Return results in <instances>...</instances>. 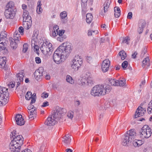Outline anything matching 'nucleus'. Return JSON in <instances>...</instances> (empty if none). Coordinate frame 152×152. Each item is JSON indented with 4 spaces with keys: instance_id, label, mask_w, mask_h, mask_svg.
<instances>
[{
    "instance_id": "a878e982",
    "label": "nucleus",
    "mask_w": 152,
    "mask_h": 152,
    "mask_svg": "<svg viewBox=\"0 0 152 152\" xmlns=\"http://www.w3.org/2000/svg\"><path fill=\"white\" fill-rule=\"evenodd\" d=\"M114 15L115 17L118 18L120 15L121 10L119 7H115L114 8Z\"/></svg>"
},
{
    "instance_id": "6ab92c4d",
    "label": "nucleus",
    "mask_w": 152,
    "mask_h": 152,
    "mask_svg": "<svg viewBox=\"0 0 152 152\" xmlns=\"http://www.w3.org/2000/svg\"><path fill=\"white\" fill-rule=\"evenodd\" d=\"M47 43H44L42 44V45L40 47V48L44 54H47L49 52H50V50H49L48 48L47 47Z\"/></svg>"
},
{
    "instance_id": "7ed1b4c3",
    "label": "nucleus",
    "mask_w": 152,
    "mask_h": 152,
    "mask_svg": "<svg viewBox=\"0 0 152 152\" xmlns=\"http://www.w3.org/2000/svg\"><path fill=\"white\" fill-rule=\"evenodd\" d=\"M64 110V108L56 107L51 117H48L47 118L45 122V124L49 126H53L56 124L58 121L61 118Z\"/></svg>"
},
{
    "instance_id": "58836bf2",
    "label": "nucleus",
    "mask_w": 152,
    "mask_h": 152,
    "mask_svg": "<svg viewBox=\"0 0 152 152\" xmlns=\"http://www.w3.org/2000/svg\"><path fill=\"white\" fill-rule=\"evenodd\" d=\"M66 36L64 35L63 36H59L57 38V40L60 42L63 41L64 39H65L66 38Z\"/></svg>"
},
{
    "instance_id": "e2e57ef3",
    "label": "nucleus",
    "mask_w": 152,
    "mask_h": 152,
    "mask_svg": "<svg viewBox=\"0 0 152 152\" xmlns=\"http://www.w3.org/2000/svg\"><path fill=\"white\" fill-rule=\"evenodd\" d=\"M75 105L76 106H78L80 104V102L79 101H76L75 102Z\"/></svg>"
},
{
    "instance_id": "052dcab7",
    "label": "nucleus",
    "mask_w": 152,
    "mask_h": 152,
    "mask_svg": "<svg viewBox=\"0 0 152 152\" xmlns=\"http://www.w3.org/2000/svg\"><path fill=\"white\" fill-rule=\"evenodd\" d=\"M58 34H57V33H56V31H53L52 35L53 37H55Z\"/></svg>"
},
{
    "instance_id": "864d4df0",
    "label": "nucleus",
    "mask_w": 152,
    "mask_h": 152,
    "mask_svg": "<svg viewBox=\"0 0 152 152\" xmlns=\"http://www.w3.org/2000/svg\"><path fill=\"white\" fill-rule=\"evenodd\" d=\"M35 61L37 64H39L41 62V60L39 57H36L35 58Z\"/></svg>"
},
{
    "instance_id": "aec40b11",
    "label": "nucleus",
    "mask_w": 152,
    "mask_h": 152,
    "mask_svg": "<svg viewBox=\"0 0 152 152\" xmlns=\"http://www.w3.org/2000/svg\"><path fill=\"white\" fill-rule=\"evenodd\" d=\"M110 1L109 0L106 1L104 4V11H102L100 14L102 15H105V12L107 11V9L109 8L110 4Z\"/></svg>"
},
{
    "instance_id": "ea45409f",
    "label": "nucleus",
    "mask_w": 152,
    "mask_h": 152,
    "mask_svg": "<svg viewBox=\"0 0 152 152\" xmlns=\"http://www.w3.org/2000/svg\"><path fill=\"white\" fill-rule=\"evenodd\" d=\"M74 113L72 111H69L67 114V116L71 119H72L74 116Z\"/></svg>"
},
{
    "instance_id": "c9c22d12",
    "label": "nucleus",
    "mask_w": 152,
    "mask_h": 152,
    "mask_svg": "<svg viewBox=\"0 0 152 152\" xmlns=\"http://www.w3.org/2000/svg\"><path fill=\"white\" fill-rule=\"evenodd\" d=\"M7 36V34L5 32L2 31L1 32L0 35V42L5 39Z\"/></svg>"
},
{
    "instance_id": "49530a36",
    "label": "nucleus",
    "mask_w": 152,
    "mask_h": 152,
    "mask_svg": "<svg viewBox=\"0 0 152 152\" xmlns=\"http://www.w3.org/2000/svg\"><path fill=\"white\" fill-rule=\"evenodd\" d=\"M98 31L97 30H95L93 31L92 30H89L88 31V34L89 36H91L92 35V33H96V34L97 33Z\"/></svg>"
},
{
    "instance_id": "3c124183",
    "label": "nucleus",
    "mask_w": 152,
    "mask_h": 152,
    "mask_svg": "<svg viewBox=\"0 0 152 152\" xmlns=\"http://www.w3.org/2000/svg\"><path fill=\"white\" fill-rule=\"evenodd\" d=\"M48 94L44 92L41 94V97L43 98H46L48 97Z\"/></svg>"
},
{
    "instance_id": "13d9d810",
    "label": "nucleus",
    "mask_w": 152,
    "mask_h": 152,
    "mask_svg": "<svg viewBox=\"0 0 152 152\" xmlns=\"http://www.w3.org/2000/svg\"><path fill=\"white\" fill-rule=\"evenodd\" d=\"M8 85L9 87H11L12 88H14L15 86V84L13 83H11V82L10 83V84H8Z\"/></svg>"
},
{
    "instance_id": "f03ea898",
    "label": "nucleus",
    "mask_w": 152,
    "mask_h": 152,
    "mask_svg": "<svg viewBox=\"0 0 152 152\" xmlns=\"http://www.w3.org/2000/svg\"><path fill=\"white\" fill-rule=\"evenodd\" d=\"M111 88L109 85H97L91 89L90 94L95 96H100L109 93L111 91Z\"/></svg>"
},
{
    "instance_id": "4468645a",
    "label": "nucleus",
    "mask_w": 152,
    "mask_h": 152,
    "mask_svg": "<svg viewBox=\"0 0 152 152\" xmlns=\"http://www.w3.org/2000/svg\"><path fill=\"white\" fill-rule=\"evenodd\" d=\"M43 71V69L42 67H39L38 69L35 71L34 73V75L37 80H38L39 79L42 78Z\"/></svg>"
},
{
    "instance_id": "5701e85b",
    "label": "nucleus",
    "mask_w": 152,
    "mask_h": 152,
    "mask_svg": "<svg viewBox=\"0 0 152 152\" xmlns=\"http://www.w3.org/2000/svg\"><path fill=\"white\" fill-rule=\"evenodd\" d=\"M6 10H16L14 6V4L12 1L9 2L6 5Z\"/></svg>"
},
{
    "instance_id": "c756f323",
    "label": "nucleus",
    "mask_w": 152,
    "mask_h": 152,
    "mask_svg": "<svg viewBox=\"0 0 152 152\" xmlns=\"http://www.w3.org/2000/svg\"><path fill=\"white\" fill-rule=\"evenodd\" d=\"M119 55L121 57L122 60H124L126 56V54L124 50H122L120 51L119 53Z\"/></svg>"
},
{
    "instance_id": "f3484780",
    "label": "nucleus",
    "mask_w": 152,
    "mask_h": 152,
    "mask_svg": "<svg viewBox=\"0 0 152 152\" xmlns=\"http://www.w3.org/2000/svg\"><path fill=\"white\" fill-rule=\"evenodd\" d=\"M15 120L17 125H22L24 124L25 121L21 115L18 114L16 115Z\"/></svg>"
},
{
    "instance_id": "f257e3e1",
    "label": "nucleus",
    "mask_w": 152,
    "mask_h": 152,
    "mask_svg": "<svg viewBox=\"0 0 152 152\" xmlns=\"http://www.w3.org/2000/svg\"><path fill=\"white\" fill-rule=\"evenodd\" d=\"M72 48L71 44L68 42L64 43L60 45L55 51L53 55L54 61L59 64L69 56Z\"/></svg>"
},
{
    "instance_id": "f704fd0d",
    "label": "nucleus",
    "mask_w": 152,
    "mask_h": 152,
    "mask_svg": "<svg viewBox=\"0 0 152 152\" xmlns=\"http://www.w3.org/2000/svg\"><path fill=\"white\" fill-rule=\"evenodd\" d=\"M117 80H115V79H111L109 80V83L113 86H117Z\"/></svg>"
},
{
    "instance_id": "a211bd4d",
    "label": "nucleus",
    "mask_w": 152,
    "mask_h": 152,
    "mask_svg": "<svg viewBox=\"0 0 152 152\" xmlns=\"http://www.w3.org/2000/svg\"><path fill=\"white\" fill-rule=\"evenodd\" d=\"M23 18V21H25V22L26 23V24L28 25V22H29L31 20V17L29 15L28 12H24ZM30 27H29V26L28 25V27L27 29H28Z\"/></svg>"
},
{
    "instance_id": "c03bdc74",
    "label": "nucleus",
    "mask_w": 152,
    "mask_h": 152,
    "mask_svg": "<svg viewBox=\"0 0 152 152\" xmlns=\"http://www.w3.org/2000/svg\"><path fill=\"white\" fill-rule=\"evenodd\" d=\"M82 10V11H85L87 9L86 3H83L81 4Z\"/></svg>"
},
{
    "instance_id": "338daca9",
    "label": "nucleus",
    "mask_w": 152,
    "mask_h": 152,
    "mask_svg": "<svg viewBox=\"0 0 152 152\" xmlns=\"http://www.w3.org/2000/svg\"><path fill=\"white\" fill-rule=\"evenodd\" d=\"M21 152H32V151L30 149H27L23 150V151H22Z\"/></svg>"
},
{
    "instance_id": "774afa93",
    "label": "nucleus",
    "mask_w": 152,
    "mask_h": 152,
    "mask_svg": "<svg viewBox=\"0 0 152 152\" xmlns=\"http://www.w3.org/2000/svg\"><path fill=\"white\" fill-rule=\"evenodd\" d=\"M4 45H3V46H1L0 45V51H1V50H5L6 48V47L4 46Z\"/></svg>"
},
{
    "instance_id": "bf43d9fd",
    "label": "nucleus",
    "mask_w": 152,
    "mask_h": 152,
    "mask_svg": "<svg viewBox=\"0 0 152 152\" xmlns=\"http://www.w3.org/2000/svg\"><path fill=\"white\" fill-rule=\"evenodd\" d=\"M137 53L136 52H135L134 53H133L132 55V57L133 58H135L136 57V56L137 55Z\"/></svg>"
},
{
    "instance_id": "393cba45",
    "label": "nucleus",
    "mask_w": 152,
    "mask_h": 152,
    "mask_svg": "<svg viewBox=\"0 0 152 152\" xmlns=\"http://www.w3.org/2000/svg\"><path fill=\"white\" fill-rule=\"evenodd\" d=\"M117 86L123 87L125 85L126 83V80L124 78H122L121 79L117 81Z\"/></svg>"
},
{
    "instance_id": "09e8293b",
    "label": "nucleus",
    "mask_w": 152,
    "mask_h": 152,
    "mask_svg": "<svg viewBox=\"0 0 152 152\" xmlns=\"http://www.w3.org/2000/svg\"><path fill=\"white\" fill-rule=\"evenodd\" d=\"M147 52V49L144 48L142 50V52L141 53V56L143 57L144 56L145 54Z\"/></svg>"
},
{
    "instance_id": "9d476101",
    "label": "nucleus",
    "mask_w": 152,
    "mask_h": 152,
    "mask_svg": "<svg viewBox=\"0 0 152 152\" xmlns=\"http://www.w3.org/2000/svg\"><path fill=\"white\" fill-rule=\"evenodd\" d=\"M17 10H6L4 12V15L7 19H12L16 13Z\"/></svg>"
},
{
    "instance_id": "1a4fd4ad",
    "label": "nucleus",
    "mask_w": 152,
    "mask_h": 152,
    "mask_svg": "<svg viewBox=\"0 0 152 152\" xmlns=\"http://www.w3.org/2000/svg\"><path fill=\"white\" fill-rule=\"evenodd\" d=\"M18 31H16L14 34L13 38L10 37L9 38L10 42V46L13 49H15L17 47V44L19 42V34H18Z\"/></svg>"
},
{
    "instance_id": "423d86ee",
    "label": "nucleus",
    "mask_w": 152,
    "mask_h": 152,
    "mask_svg": "<svg viewBox=\"0 0 152 152\" xmlns=\"http://www.w3.org/2000/svg\"><path fill=\"white\" fill-rule=\"evenodd\" d=\"M8 88L0 86V106L5 105L9 99V93Z\"/></svg>"
},
{
    "instance_id": "ddd939ff",
    "label": "nucleus",
    "mask_w": 152,
    "mask_h": 152,
    "mask_svg": "<svg viewBox=\"0 0 152 152\" xmlns=\"http://www.w3.org/2000/svg\"><path fill=\"white\" fill-rule=\"evenodd\" d=\"M145 103V102H144L143 103H141L140 104V106L138 107L137 109L134 116L135 118L142 116L144 115V112L143 111V108L141 106H142Z\"/></svg>"
},
{
    "instance_id": "79ce46f5",
    "label": "nucleus",
    "mask_w": 152,
    "mask_h": 152,
    "mask_svg": "<svg viewBox=\"0 0 152 152\" xmlns=\"http://www.w3.org/2000/svg\"><path fill=\"white\" fill-rule=\"evenodd\" d=\"M128 63L127 61H124L122 64V67L124 69H125L128 66Z\"/></svg>"
},
{
    "instance_id": "0e129e2a",
    "label": "nucleus",
    "mask_w": 152,
    "mask_h": 152,
    "mask_svg": "<svg viewBox=\"0 0 152 152\" xmlns=\"http://www.w3.org/2000/svg\"><path fill=\"white\" fill-rule=\"evenodd\" d=\"M148 108H149L150 109H151V110H152V102H150L149 103L148 105Z\"/></svg>"
},
{
    "instance_id": "4d7b16f0",
    "label": "nucleus",
    "mask_w": 152,
    "mask_h": 152,
    "mask_svg": "<svg viewBox=\"0 0 152 152\" xmlns=\"http://www.w3.org/2000/svg\"><path fill=\"white\" fill-rule=\"evenodd\" d=\"M49 105L48 102L47 101L44 102L43 103L42 105L41 106L42 107H44Z\"/></svg>"
},
{
    "instance_id": "2f4dec72",
    "label": "nucleus",
    "mask_w": 152,
    "mask_h": 152,
    "mask_svg": "<svg viewBox=\"0 0 152 152\" xmlns=\"http://www.w3.org/2000/svg\"><path fill=\"white\" fill-rule=\"evenodd\" d=\"M10 147V149L11 150V152H20L21 147Z\"/></svg>"
},
{
    "instance_id": "4c0bfd02",
    "label": "nucleus",
    "mask_w": 152,
    "mask_h": 152,
    "mask_svg": "<svg viewBox=\"0 0 152 152\" xmlns=\"http://www.w3.org/2000/svg\"><path fill=\"white\" fill-rule=\"evenodd\" d=\"M86 83L88 85H89L93 84L94 83V81L91 77H89L86 79Z\"/></svg>"
},
{
    "instance_id": "412c9836",
    "label": "nucleus",
    "mask_w": 152,
    "mask_h": 152,
    "mask_svg": "<svg viewBox=\"0 0 152 152\" xmlns=\"http://www.w3.org/2000/svg\"><path fill=\"white\" fill-rule=\"evenodd\" d=\"M71 140V138L70 135L69 134H66L63 137L62 142L63 144L67 145L70 143Z\"/></svg>"
},
{
    "instance_id": "cd10ccee",
    "label": "nucleus",
    "mask_w": 152,
    "mask_h": 152,
    "mask_svg": "<svg viewBox=\"0 0 152 152\" xmlns=\"http://www.w3.org/2000/svg\"><path fill=\"white\" fill-rule=\"evenodd\" d=\"M143 144V141L141 140H136L133 142V145L135 147H139Z\"/></svg>"
},
{
    "instance_id": "8fccbe9b",
    "label": "nucleus",
    "mask_w": 152,
    "mask_h": 152,
    "mask_svg": "<svg viewBox=\"0 0 152 152\" xmlns=\"http://www.w3.org/2000/svg\"><path fill=\"white\" fill-rule=\"evenodd\" d=\"M18 31L21 35L23 34L24 29L23 27L20 26L18 28Z\"/></svg>"
},
{
    "instance_id": "6e6d98bb",
    "label": "nucleus",
    "mask_w": 152,
    "mask_h": 152,
    "mask_svg": "<svg viewBox=\"0 0 152 152\" xmlns=\"http://www.w3.org/2000/svg\"><path fill=\"white\" fill-rule=\"evenodd\" d=\"M59 29V26L57 25H56L53 28V31H56V32L57 33L58 31V30Z\"/></svg>"
},
{
    "instance_id": "dca6fc26",
    "label": "nucleus",
    "mask_w": 152,
    "mask_h": 152,
    "mask_svg": "<svg viewBox=\"0 0 152 152\" xmlns=\"http://www.w3.org/2000/svg\"><path fill=\"white\" fill-rule=\"evenodd\" d=\"M24 74L23 72H20L18 73L16 75L17 77L16 82L17 83L16 87L17 88L18 86L21 84L23 82V77H24Z\"/></svg>"
},
{
    "instance_id": "603ef678",
    "label": "nucleus",
    "mask_w": 152,
    "mask_h": 152,
    "mask_svg": "<svg viewBox=\"0 0 152 152\" xmlns=\"http://www.w3.org/2000/svg\"><path fill=\"white\" fill-rule=\"evenodd\" d=\"M32 47H33L34 48V49L35 50L34 51H37L39 50V46L37 45H36L34 44H33L32 43L31 44Z\"/></svg>"
},
{
    "instance_id": "de8ad7c7",
    "label": "nucleus",
    "mask_w": 152,
    "mask_h": 152,
    "mask_svg": "<svg viewBox=\"0 0 152 152\" xmlns=\"http://www.w3.org/2000/svg\"><path fill=\"white\" fill-rule=\"evenodd\" d=\"M65 32V31L63 30H59L57 32V34H58L59 36H63V34Z\"/></svg>"
},
{
    "instance_id": "20e7f679",
    "label": "nucleus",
    "mask_w": 152,
    "mask_h": 152,
    "mask_svg": "<svg viewBox=\"0 0 152 152\" xmlns=\"http://www.w3.org/2000/svg\"><path fill=\"white\" fill-rule=\"evenodd\" d=\"M15 131H13L12 132L10 135V137L12 140L10 143V147H21V146L23 144V138L21 135H16Z\"/></svg>"
},
{
    "instance_id": "6e6552de",
    "label": "nucleus",
    "mask_w": 152,
    "mask_h": 152,
    "mask_svg": "<svg viewBox=\"0 0 152 152\" xmlns=\"http://www.w3.org/2000/svg\"><path fill=\"white\" fill-rule=\"evenodd\" d=\"M72 64L71 67L75 71H77L83 63V59L78 55H76L74 57Z\"/></svg>"
},
{
    "instance_id": "72a5a7b5",
    "label": "nucleus",
    "mask_w": 152,
    "mask_h": 152,
    "mask_svg": "<svg viewBox=\"0 0 152 152\" xmlns=\"http://www.w3.org/2000/svg\"><path fill=\"white\" fill-rule=\"evenodd\" d=\"M86 82V78L82 77L79 82V84L81 86L85 85Z\"/></svg>"
},
{
    "instance_id": "680f3d73",
    "label": "nucleus",
    "mask_w": 152,
    "mask_h": 152,
    "mask_svg": "<svg viewBox=\"0 0 152 152\" xmlns=\"http://www.w3.org/2000/svg\"><path fill=\"white\" fill-rule=\"evenodd\" d=\"M31 99H36V96L35 93H34L32 95V97L31 98Z\"/></svg>"
},
{
    "instance_id": "39448f33",
    "label": "nucleus",
    "mask_w": 152,
    "mask_h": 152,
    "mask_svg": "<svg viewBox=\"0 0 152 152\" xmlns=\"http://www.w3.org/2000/svg\"><path fill=\"white\" fill-rule=\"evenodd\" d=\"M136 136V133L134 129H132L127 131L123 138L122 143L123 145L126 146L132 142L134 140Z\"/></svg>"
},
{
    "instance_id": "2eb2a0df",
    "label": "nucleus",
    "mask_w": 152,
    "mask_h": 152,
    "mask_svg": "<svg viewBox=\"0 0 152 152\" xmlns=\"http://www.w3.org/2000/svg\"><path fill=\"white\" fill-rule=\"evenodd\" d=\"M145 24L146 23L144 20H141L139 21L138 24L137 31L140 34L143 31Z\"/></svg>"
},
{
    "instance_id": "f8f14e48",
    "label": "nucleus",
    "mask_w": 152,
    "mask_h": 152,
    "mask_svg": "<svg viewBox=\"0 0 152 152\" xmlns=\"http://www.w3.org/2000/svg\"><path fill=\"white\" fill-rule=\"evenodd\" d=\"M110 62L108 59L104 60L102 62V69L103 72L107 71L110 66Z\"/></svg>"
},
{
    "instance_id": "a19ab883",
    "label": "nucleus",
    "mask_w": 152,
    "mask_h": 152,
    "mask_svg": "<svg viewBox=\"0 0 152 152\" xmlns=\"http://www.w3.org/2000/svg\"><path fill=\"white\" fill-rule=\"evenodd\" d=\"M60 16L62 19H65L67 16V14L66 12L64 11L61 13Z\"/></svg>"
},
{
    "instance_id": "0eeeda50",
    "label": "nucleus",
    "mask_w": 152,
    "mask_h": 152,
    "mask_svg": "<svg viewBox=\"0 0 152 152\" xmlns=\"http://www.w3.org/2000/svg\"><path fill=\"white\" fill-rule=\"evenodd\" d=\"M151 128L147 125H145L141 129L139 134L142 138H148L151 135Z\"/></svg>"
},
{
    "instance_id": "37998d69",
    "label": "nucleus",
    "mask_w": 152,
    "mask_h": 152,
    "mask_svg": "<svg viewBox=\"0 0 152 152\" xmlns=\"http://www.w3.org/2000/svg\"><path fill=\"white\" fill-rule=\"evenodd\" d=\"M44 43H47V47L48 48L49 50H50V52H51L53 51V48H52V44L50 43H48V42H44Z\"/></svg>"
},
{
    "instance_id": "4be33fe9",
    "label": "nucleus",
    "mask_w": 152,
    "mask_h": 152,
    "mask_svg": "<svg viewBox=\"0 0 152 152\" xmlns=\"http://www.w3.org/2000/svg\"><path fill=\"white\" fill-rule=\"evenodd\" d=\"M6 61V58L5 57H0V68L6 69L5 65Z\"/></svg>"
},
{
    "instance_id": "b1692460",
    "label": "nucleus",
    "mask_w": 152,
    "mask_h": 152,
    "mask_svg": "<svg viewBox=\"0 0 152 152\" xmlns=\"http://www.w3.org/2000/svg\"><path fill=\"white\" fill-rule=\"evenodd\" d=\"M142 66L143 68L146 67L148 68L150 65L149 59L148 57H147L145 58L142 61Z\"/></svg>"
},
{
    "instance_id": "bb28decb",
    "label": "nucleus",
    "mask_w": 152,
    "mask_h": 152,
    "mask_svg": "<svg viewBox=\"0 0 152 152\" xmlns=\"http://www.w3.org/2000/svg\"><path fill=\"white\" fill-rule=\"evenodd\" d=\"M86 22L87 23H90L92 21L93 16L91 13H87L86 16Z\"/></svg>"
},
{
    "instance_id": "5fc2aeb1",
    "label": "nucleus",
    "mask_w": 152,
    "mask_h": 152,
    "mask_svg": "<svg viewBox=\"0 0 152 152\" xmlns=\"http://www.w3.org/2000/svg\"><path fill=\"white\" fill-rule=\"evenodd\" d=\"M132 12H129L128 13L127 18L128 19H131L132 18Z\"/></svg>"
},
{
    "instance_id": "473e14b6",
    "label": "nucleus",
    "mask_w": 152,
    "mask_h": 152,
    "mask_svg": "<svg viewBox=\"0 0 152 152\" xmlns=\"http://www.w3.org/2000/svg\"><path fill=\"white\" fill-rule=\"evenodd\" d=\"M130 40V37H126L123 38L122 43H126L127 45H129Z\"/></svg>"
},
{
    "instance_id": "e433bc0d",
    "label": "nucleus",
    "mask_w": 152,
    "mask_h": 152,
    "mask_svg": "<svg viewBox=\"0 0 152 152\" xmlns=\"http://www.w3.org/2000/svg\"><path fill=\"white\" fill-rule=\"evenodd\" d=\"M32 94L31 91H28L25 95V98L26 99L29 100L32 97Z\"/></svg>"
},
{
    "instance_id": "69168bd1",
    "label": "nucleus",
    "mask_w": 152,
    "mask_h": 152,
    "mask_svg": "<svg viewBox=\"0 0 152 152\" xmlns=\"http://www.w3.org/2000/svg\"><path fill=\"white\" fill-rule=\"evenodd\" d=\"M105 39L104 38H101V39L100 41V44L102 43H104L105 42Z\"/></svg>"
},
{
    "instance_id": "7c9ffc66",
    "label": "nucleus",
    "mask_w": 152,
    "mask_h": 152,
    "mask_svg": "<svg viewBox=\"0 0 152 152\" xmlns=\"http://www.w3.org/2000/svg\"><path fill=\"white\" fill-rule=\"evenodd\" d=\"M66 80L67 82L71 84H73L74 83V80L72 79V77L69 75L66 76Z\"/></svg>"
},
{
    "instance_id": "a18cd8bd",
    "label": "nucleus",
    "mask_w": 152,
    "mask_h": 152,
    "mask_svg": "<svg viewBox=\"0 0 152 152\" xmlns=\"http://www.w3.org/2000/svg\"><path fill=\"white\" fill-rule=\"evenodd\" d=\"M28 44H24L23 46V51L25 53L27 51L28 49Z\"/></svg>"
},
{
    "instance_id": "9b49d317",
    "label": "nucleus",
    "mask_w": 152,
    "mask_h": 152,
    "mask_svg": "<svg viewBox=\"0 0 152 152\" xmlns=\"http://www.w3.org/2000/svg\"><path fill=\"white\" fill-rule=\"evenodd\" d=\"M28 116L29 118L34 119L36 116V108L33 105H31L28 107Z\"/></svg>"
},
{
    "instance_id": "c85d7f7f",
    "label": "nucleus",
    "mask_w": 152,
    "mask_h": 152,
    "mask_svg": "<svg viewBox=\"0 0 152 152\" xmlns=\"http://www.w3.org/2000/svg\"><path fill=\"white\" fill-rule=\"evenodd\" d=\"M37 7L36 11L38 14H40L41 13L42 11V9L41 8V1H39L37 3Z\"/></svg>"
}]
</instances>
